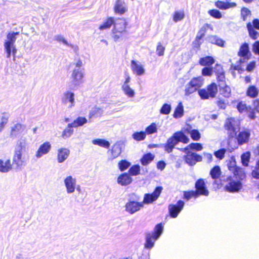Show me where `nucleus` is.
Listing matches in <instances>:
<instances>
[{"mask_svg":"<svg viewBox=\"0 0 259 259\" xmlns=\"http://www.w3.org/2000/svg\"><path fill=\"white\" fill-rule=\"evenodd\" d=\"M215 6L222 10H226L236 6L235 3H228L222 1H218L215 3Z\"/></svg>","mask_w":259,"mask_h":259,"instance_id":"nucleus-29","label":"nucleus"},{"mask_svg":"<svg viewBox=\"0 0 259 259\" xmlns=\"http://www.w3.org/2000/svg\"><path fill=\"white\" fill-rule=\"evenodd\" d=\"M173 136L175 139L177 140V143L181 142L183 143H188L189 141V139L182 132H178L175 133Z\"/></svg>","mask_w":259,"mask_h":259,"instance_id":"nucleus-31","label":"nucleus"},{"mask_svg":"<svg viewBox=\"0 0 259 259\" xmlns=\"http://www.w3.org/2000/svg\"><path fill=\"white\" fill-rule=\"evenodd\" d=\"M94 145H98L101 147L108 149L109 148L110 143L108 141L102 139H96L92 141Z\"/></svg>","mask_w":259,"mask_h":259,"instance_id":"nucleus-34","label":"nucleus"},{"mask_svg":"<svg viewBox=\"0 0 259 259\" xmlns=\"http://www.w3.org/2000/svg\"><path fill=\"white\" fill-rule=\"evenodd\" d=\"M202 149L203 146L201 144L197 143H193L188 145L185 148L181 149V150L182 151L195 150L197 151H199L202 150Z\"/></svg>","mask_w":259,"mask_h":259,"instance_id":"nucleus-32","label":"nucleus"},{"mask_svg":"<svg viewBox=\"0 0 259 259\" xmlns=\"http://www.w3.org/2000/svg\"><path fill=\"white\" fill-rule=\"evenodd\" d=\"M132 182V178L126 173L120 175L117 179V183L121 186H126Z\"/></svg>","mask_w":259,"mask_h":259,"instance_id":"nucleus-24","label":"nucleus"},{"mask_svg":"<svg viewBox=\"0 0 259 259\" xmlns=\"http://www.w3.org/2000/svg\"><path fill=\"white\" fill-rule=\"evenodd\" d=\"M128 171L132 176H137L140 174V167L139 165H133L130 168Z\"/></svg>","mask_w":259,"mask_h":259,"instance_id":"nucleus-54","label":"nucleus"},{"mask_svg":"<svg viewBox=\"0 0 259 259\" xmlns=\"http://www.w3.org/2000/svg\"><path fill=\"white\" fill-rule=\"evenodd\" d=\"M121 151V148L119 145H114L111 151L112 159L117 157L120 154Z\"/></svg>","mask_w":259,"mask_h":259,"instance_id":"nucleus-44","label":"nucleus"},{"mask_svg":"<svg viewBox=\"0 0 259 259\" xmlns=\"http://www.w3.org/2000/svg\"><path fill=\"white\" fill-rule=\"evenodd\" d=\"M209 14L213 17L217 19L222 18L221 13L217 10H212L209 11Z\"/></svg>","mask_w":259,"mask_h":259,"instance_id":"nucleus-61","label":"nucleus"},{"mask_svg":"<svg viewBox=\"0 0 259 259\" xmlns=\"http://www.w3.org/2000/svg\"><path fill=\"white\" fill-rule=\"evenodd\" d=\"M70 151L68 148L61 147L57 151V160L58 163L64 162L69 156Z\"/></svg>","mask_w":259,"mask_h":259,"instance_id":"nucleus-19","label":"nucleus"},{"mask_svg":"<svg viewBox=\"0 0 259 259\" xmlns=\"http://www.w3.org/2000/svg\"><path fill=\"white\" fill-rule=\"evenodd\" d=\"M84 73L83 70L73 69L70 75V81L69 83L70 88H74L78 87L83 82V78Z\"/></svg>","mask_w":259,"mask_h":259,"instance_id":"nucleus-5","label":"nucleus"},{"mask_svg":"<svg viewBox=\"0 0 259 259\" xmlns=\"http://www.w3.org/2000/svg\"><path fill=\"white\" fill-rule=\"evenodd\" d=\"M205 34V29L203 28H201L199 31L198 32L195 40L194 42V44L195 46L196 47H199L201 44V40L202 38L204 36Z\"/></svg>","mask_w":259,"mask_h":259,"instance_id":"nucleus-38","label":"nucleus"},{"mask_svg":"<svg viewBox=\"0 0 259 259\" xmlns=\"http://www.w3.org/2000/svg\"><path fill=\"white\" fill-rule=\"evenodd\" d=\"M208 40L211 44H215L220 47H222L224 45V40L218 37L217 36H210L208 37Z\"/></svg>","mask_w":259,"mask_h":259,"instance_id":"nucleus-43","label":"nucleus"},{"mask_svg":"<svg viewBox=\"0 0 259 259\" xmlns=\"http://www.w3.org/2000/svg\"><path fill=\"white\" fill-rule=\"evenodd\" d=\"M128 6L124 0L115 1L113 11L116 14L123 15L128 11Z\"/></svg>","mask_w":259,"mask_h":259,"instance_id":"nucleus-13","label":"nucleus"},{"mask_svg":"<svg viewBox=\"0 0 259 259\" xmlns=\"http://www.w3.org/2000/svg\"><path fill=\"white\" fill-rule=\"evenodd\" d=\"M219 85L220 87V92L225 97L228 98L231 95V88L226 85L224 81Z\"/></svg>","mask_w":259,"mask_h":259,"instance_id":"nucleus-33","label":"nucleus"},{"mask_svg":"<svg viewBox=\"0 0 259 259\" xmlns=\"http://www.w3.org/2000/svg\"><path fill=\"white\" fill-rule=\"evenodd\" d=\"M221 169L219 166L213 167L210 171V175L213 179L219 178L221 175Z\"/></svg>","mask_w":259,"mask_h":259,"instance_id":"nucleus-47","label":"nucleus"},{"mask_svg":"<svg viewBox=\"0 0 259 259\" xmlns=\"http://www.w3.org/2000/svg\"><path fill=\"white\" fill-rule=\"evenodd\" d=\"M146 136V135L144 132H135L132 135L133 139L138 141L144 140Z\"/></svg>","mask_w":259,"mask_h":259,"instance_id":"nucleus-49","label":"nucleus"},{"mask_svg":"<svg viewBox=\"0 0 259 259\" xmlns=\"http://www.w3.org/2000/svg\"><path fill=\"white\" fill-rule=\"evenodd\" d=\"M226 152L225 149H221L214 153L215 156L219 159H222L224 157L225 154Z\"/></svg>","mask_w":259,"mask_h":259,"instance_id":"nucleus-60","label":"nucleus"},{"mask_svg":"<svg viewBox=\"0 0 259 259\" xmlns=\"http://www.w3.org/2000/svg\"><path fill=\"white\" fill-rule=\"evenodd\" d=\"M102 109L96 106L93 107L90 110L89 114V117L90 118H92V117L95 116L101 115L102 114Z\"/></svg>","mask_w":259,"mask_h":259,"instance_id":"nucleus-40","label":"nucleus"},{"mask_svg":"<svg viewBox=\"0 0 259 259\" xmlns=\"http://www.w3.org/2000/svg\"><path fill=\"white\" fill-rule=\"evenodd\" d=\"M214 62V59L211 56L203 57L199 60V63L202 66H210Z\"/></svg>","mask_w":259,"mask_h":259,"instance_id":"nucleus-36","label":"nucleus"},{"mask_svg":"<svg viewBox=\"0 0 259 259\" xmlns=\"http://www.w3.org/2000/svg\"><path fill=\"white\" fill-rule=\"evenodd\" d=\"M250 157V153L249 152H246L241 155V161L242 163V164L244 166H247L248 162L249 161Z\"/></svg>","mask_w":259,"mask_h":259,"instance_id":"nucleus-50","label":"nucleus"},{"mask_svg":"<svg viewBox=\"0 0 259 259\" xmlns=\"http://www.w3.org/2000/svg\"><path fill=\"white\" fill-rule=\"evenodd\" d=\"M214 71L217 76L218 80L219 81L223 82L225 79V74L223 67L217 64L214 68Z\"/></svg>","mask_w":259,"mask_h":259,"instance_id":"nucleus-30","label":"nucleus"},{"mask_svg":"<svg viewBox=\"0 0 259 259\" xmlns=\"http://www.w3.org/2000/svg\"><path fill=\"white\" fill-rule=\"evenodd\" d=\"M177 144V140L172 136L167 140V142L165 144V151L168 153L171 152Z\"/></svg>","mask_w":259,"mask_h":259,"instance_id":"nucleus-27","label":"nucleus"},{"mask_svg":"<svg viewBox=\"0 0 259 259\" xmlns=\"http://www.w3.org/2000/svg\"><path fill=\"white\" fill-rule=\"evenodd\" d=\"M197 90L196 88H195L190 82L187 84L185 88V94L186 95H189L193 93Z\"/></svg>","mask_w":259,"mask_h":259,"instance_id":"nucleus-51","label":"nucleus"},{"mask_svg":"<svg viewBox=\"0 0 259 259\" xmlns=\"http://www.w3.org/2000/svg\"><path fill=\"white\" fill-rule=\"evenodd\" d=\"M52 148L51 144L50 142H45L41 144L35 152V156L39 159L44 155L48 154L51 151Z\"/></svg>","mask_w":259,"mask_h":259,"instance_id":"nucleus-17","label":"nucleus"},{"mask_svg":"<svg viewBox=\"0 0 259 259\" xmlns=\"http://www.w3.org/2000/svg\"><path fill=\"white\" fill-rule=\"evenodd\" d=\"M202 74L203 76H211L212 74L211 68L205 67L202 70Z\"/></svg>","mask_w":259,"mask_h":259,"instance_id":"nucleus-64","label":"nucleus"},{"mask_svg":"<svg viewBox=\"0 0 259 259\" xmlns=\"http://www.w3.org/2000/svg\"><path fill=\"white\" fill-rule=\"evenodd\" d=\"M143 207V203L135 201H129L125 205V210L131 214H133Z\"/></svg>","mask_w":259,"mask_h":259,"instance_id":"nucleus-15","label":"nucleus"},{"mask_svg":"<svg viewBox=\"0 0 259 259\" xmlns=\"http://www.w3.org/2000/svg\"><path fill=\"white\" fill-rule=\"evenodd\" d=\"M154 158V156L151 153H148L144 155L141 159V163L143 165H146L151 162Z\"/></svg>","mask_w":259,"mask_h":259,"instance_id":"nucleus-46","label":"nucleus"},{"mask_svg":"<svg viewBox=\"0 0 259 259\" xmlns=\"http://www.w3.org/2000/svg\"><path fill=\"white\" fill-rule=\"evenodd\" d=\"M12 168V166L10 159L5 160L0 159V172H8Z\"/></svg>","mask_w":259,"mask_h":259,"instance_id":"nucleus-26","label":"nucleus"},{"mask_svg":"<svg viewBox=\"0 0 259 259\" xmlns=\"http://www.w3.org/2000/svg\"><path fill=\"white\" fill-rule=\"evenodd\" d=\"M185 17L184 12L183 11H175L173 14V21L177 23L182 21Z\"/></svg>","mask_w":259,"mask_h":259,"instance_id":"nucleus-45","label":"nucleus"},{"mask_svg":"<svg viewBox=\"0 0 259 259\" xmlns=\"http://www.w3.org/2000/svg\"><path fill=\"white\" fill-rule=\"evenodd\" d=\"M203 78L202 77H197L192 78L190 82L197 90L203 84Z\"/></svg>","mask_w":259,"mask_h":259,"instance_id":"nucleus-37","label":"nucleus"},{"mask_svg":"<svg viewBox=\"0 0 259 259\" xmlns=\"http://www.w3.org/2000/svg\"><path fill=\"white\" fill-rule=\"evenodd\" d=\"M162 190V187H157L153 193L152 194H145L144 197L143 201L141 203L148 204L156 201L160 196Z\"/></svg>","mask_w":259,"mask_h":259,"instance_id":"nucleus-11","label":"nucleus"},{"mask_svg":"<svg viewBox=\"0 0 259 259\" xmlns=\"http://www.w3.org/2000/svg\"><path fill=\"white\" fill-rule=\"evenodd\" d=\"M250 136V133L249 130H244L240 132L237 136L238 144L242 145L248 142Z\"/></svg>","mask_w":259,"mask_h":259,"instance_id":"nucleus-22","label":"nucleus"},{"mask_svg":"<svg viewBox=\"0 0 259 259\" xmlns=\"http://www.w3.org/2000/svg\"><path fill=\"white\" fill-rule=\"evenodd\" d=\"M163 227L162 224L156 225L152 233H148L146 236V241L144 244L145 248L151 249L154 245V243L161 236L163 232Z\"/></svg>","mask_w":259,"mask_h":259,"instance_id":"nucleus-4","label":"nucleus"},{"mask_svg":"<svg viewBox=\"0 0 259 259\" xmlns=\"http://www.w3.org/2000/svg\"><path fill=\"white\" fill-rule=\"evenodd\" d=\"M251 14L250 11L246 8H243L241 10V16L243 20H246L247 17Z\"/></svg>","mask_w":259,"mask_h":259,"instance_id":"nucleus-63","label":"nucleus"},{"mask_svg":"<svg viewBox=\"0 0 259 259\" xmlns=\"http://www.w3.org/2000/svg\"><path fill=\"white\" fill-rule=\"evenodd\" d=\"M9 116L5 113H0V132L8 122Z\"/></svg>","mask_w":259,"mask_h":259,"instance_id":"nucleus-41","label":"nucleus"},{"mask_svg":"<svg viewBox=\"0 0 259 259\" xmlns=\"http://www.w3.org/2000/svg\"><path fill=\"white\" fill-rule=\"evenodd\" d=\"M63 182L66 193L68 194L74 193L76 189V184H77V180L75 177L71 175L67 176L64 178Z\"/></svg>","mask_w":259,"mask_h":259,"instance_id":"nucleus-8","label":"nucleus"},{"mask_svg":"<svg viewBox=\"0 0 259 259\" xmlns=\"http://www.w3.org/2000/svg\"><path fill=\"white\" fill-rule=\"evenodd\" d=\"M29 159L26 138L21 137L16 142L12 158L13 164L20 169L25 165Z\"/></svg>","mask_w":259,"mask_h":259,"instance_id":"nucleus-1","label":"nucleus"},{"mask_svg":"<svg viewBox=\"0 0 259 259\" xmlns=\"http://www.w3.org/2000/svg\"><path fill=\"white\" fill-rule=\"evenodd\" d=\"M184 115V107L181 102L179 103L175 110L173 116L175 118L182 117Z\"/></svg>","mask_w":259,"mask_h":259,"instance_id":"nucleus-35","label":"nucleus"},{"mask_svg":"<svg viewBox=\"0 0 259 259\" xmlns=\"http://www.w3.org/2000/svg\"><path fill=\"white\" fill-rule=\"evenodd\" d=\"M73 130L71 128L67 126V128L64 129L62 134V137L64 139L68 138L72 135Z\"/></svg>","mask_w":259,"mask_h":259,"instance_id":"nucleus-58","label":"nucleus"},{"mask_svg":"<svg viewBox=\"0 0 259 259\" xmlns=\"http://www.w3.org/2000/svg\"><path fill=\"white\" fill-rule=\"evenodd\" d=\"M195 187L196 188V192H197L198 196L199 195H208L209 192L205 188V183L202 179H199L196 182Z\"/></svg>","mask_w":259,"mask_h":259,"instance_id":"nucleus-23","label":"nucleus"},{"mask_svg":"<svg viewBox=\"0 0 259 259\" xmlns=\"http://www.w3.org/2000/svg\"><path fill=\"white\" fill-rule=\"evenodd\" d=\"M247 28L248 30L249 36H250V37H251L253 39H257L259 35V33L258 32H257L254 29L252 25L250 23H249L247 24Z\"/></svg>","mask_w":259,"mask_h":259,"instance_id":"nucleus-42","label":"nucleus"},{"mask_svg":"<svg viewBox=\"0 0 259 259\" xmlns=\"http://www.w3.org/2000/svg\"><path fill=\"white\" fill-rule=\"evenodd\" d=\"M74 93L68 91L64 92L61 98L62 103L67 106L68 108H71L75 105V98Z\"/></svg>","mask_w":259,"mask_h":259,"instance_id":"nucleus-12","label":"nucleus"},{"mask_svg":"<svg viewBox=\"0 0 259 259\" xmlns=\"http://www.w3.org/2000/svg\"><path fill=\"white\" fill-rule=\"evenodd\" d=\"M88 122L87 119L84 117L79 116L75 119L72 122L68 124V127L69 128L77 127L81 126L87 123Z\"/></svg>","mask_w":259,"mask_h":259,"instance_id":"nucleus-25","label":"nucleus"},{"mask_svg":"<svg viewBox=\"0 0 259 259\" xmlns=\"http://www.w3.org/2000/svg\"><path fill=\"white\" fill-rule=\"evenodd\" d=\"M218 87L215 83H211L206 89L199 90L198 94L202 99H208L215 97L218 93Z\"/></svg>","mask_w":259,"mask_h":259,"instance_id":"nucleus-6","label":"nucleus"},{"mask_svg":"<svg viewBox=\"0 0 259 259\" xmlns=\"http://www.w3.org/2000/svg\"><path fill=\"white\" fill-rule=\"evenodd\" d=\"M127 23L123 18H116L115 22L112 29L111 36L116 42L121 41L123 37L127 34Z\"/></svg>","mask_w":259,"mask_h":259,"instance_id":"nucleus-2","label":"nucleus"},{"mask_svg":"<svg viewBox=\"0 0 259 259\" xmlns=\"http://www.w3.org/2000/svg\"><path fill=\"white\" fill-rule=\"evenodd\" d=\"M192 139L198 141L200 138V134L197 130H192L188 132Z\"/></svg>","mask_w":259,"mask_h":259,"instance_id":"nucleus-59","label":"nucleus"},{"mask_svg":"<svg viewBox=\"0 0 259 259\" xmlns=\"http://www.w3.org/2000/svg\"><path fill=\"white\" fill-rule=\"evenodd\" d=\"M131 69L134 74L139 76L144 75L145 72L143 65L140 62L135 60L131 61Z\"/></svg>","mask_w":259,"mask_h":259,"instance_id":"nucleus-21","label":"nucleus"},{"mask_svg":"<svg viewBox=\"0 0 259 259\" xmlns=\"http://www.w3.org/2000/svg\"><path fill=\"white\" fill-rule=\"evenodd\" d=\"M157 132V127L155 123H152L145 129V133L148 135L155 134Z\"/></svg>","mask_w":259,"mask_h":259,"instance_id":"nucleus-48","label":"nucleus"},{"mask_svg":"<svg viewBox=\"0 0 259 259\" xmlns=\"http://www.w3.org/2000/svg\"><path fill=\"white\" fill-rule=\"evenodd\" d=\"M225 127L230 134H233L239 128L238 121L234 118H228L226 121Z\"/></svg>","mask_w":259,"mask_h":259,"instance_id":"nucleus-20","label":"nucleus"},{"mask_svg":"<svg viewBox=\"0 0 259 259\" xmlns=\"http://www.w3.org/2000/svg\"><path fill=\"white\" fill-rule=\"evenodd\" d=\"M54 39L59 42H62L63 44L66 46H69L67 41L61 35H57L54 36Z\"/></svg>","mask_w":259,"mask_h":259,"instance_id":"nucleus-62","label":"nucleus"},{"mask_svg":"<svg viewBox=\"0 0 259 259\" xmlns=\"http://www.w3.org/2000/svg\"><path fill=\"white\" fill-rule=\"evenodd\" d=\"M171 109V108L170 105L164 104L160 109V112L162 114H168L170 113Z\"/></svg>","mask_w":259,"mask_h":259,"instance_id":"nucleus-57","label":"nucleus"},{"mask_svg":"<svg viewBox=\"0 0 259 259\" xmlns=\"http://www.w3.org/2000/svg\"><path fill=\"white\" fill-rule=\"evenodd\" d=\"M229 169L232 171L235 176L238 174L239 171H241V169L236 166V162L234 160H232L228 163Z\"/></svg>","mask_w":259,"mask_h":259,"instance_id":"nucleus-39","label":"nucleus"},{"mask_svg":"<svg viewBox=\"0 0 259 259\" xmlns=\"http://www.w3.org/2000/svg\"><path fill=\"white\" fill-rule=\"evenodd\" d=\"M250 53L249 51L248 45L247 43L243 44L240 47L238 52V56L241 57L239 62L240 63L245 62L249 59Z\"/></svg>","mask_w":259,"mask_h":259,"instance_id":"nucleus-18","label":"nucleus"},{"mask_svg":"<svg viewBox=\"0 0 259 259\" xmlns=\"http://www.w3.org/2000/svg\"><path fill=\"white\" fill-rule=\"evenodd\" d=\"M27 131L26 126L24 124L17 123L10 127V136L12 138H15L18 136Z\"/></svg>","mask_w":259,"mask_h":259,"instance_id":"nucleus-14","label":"nucleus"},{"mask_svg":"<svg viewBox=\"0 0 259 259\" xmlns=\"http://www.w3.org/2000/svg\"><path fill=\"white\" fill-rule=\"evenodd\" d=\"M184 202L182 200L178 201L176 204H170L168 206V211L170 216L172 218L178 217L179 213L183 209L184 206Z\"/></svg>","mask_w":259,"mask_h":259,"instance_id":"nucleus-16","label":"nucleus"},{"mask_svg":"<svg viewBox=\"0 0 259 259\" xmlns=\"http://www.w3.org/2000/svg\"><path fill=\"white\" fill-rule=\"evenodd\" d=\"M19 34L18 32H10L6 36L4 41V49L7 53V57L10 58L11 54L15 56L17 50L14 44L17 39V36Z\"/></svg>","mask_w":259,"mask_h":259,"instance_id":"nucleus-3","label":"nucleus"},{"mask_svg":"<svg viewBox=\"0 0 259 259\" xmlns=\"http://www.w3.org/2000/svg\"><path fill=\"white\" fill-rule=\"evenodd\" d=\"M131 77L128 74L125 76V80L121 86V90L123 94L128 98H134L135 96L136 92L135 90L131 88L130 85Z\"/></svg>","mask_w":259,"mask_h":259,"instance_id":"nucleus-10","label":"nucleus"},{"mask_svg":"<svg viewBox=\"0 0 259 259\" xmlns=\"http://www.w3.org/2000/svg\"><path fill=\"white\" fill-rule=\"evenodd\" d=\"M197 197L198 194L197 192L194 191H188V192H184V198L187 200L190 199L192 197Z\"/></svg>","mask_w":259,"mask_h":259,"instance_id":"nucleus-56","label":"nucleus"},{"mask_svg":"<svg viewBox=\"0 0 259 259\" xmlns=\"http://www.w3.org/2000/svg\"><path fill=\"white\" fill-rule=\"evenodd\" d=\"M131 165V163L126 160H122L119 162L118 166L121 171H123L127 169Z\"/></svg>","mask_w":259,"mask_h":259,"instance_id":"nucleus-55","label":"nucleus"},{"mask_svg":"<svg viewBox=\"0 0 259 259\" xmlns=\"http://www.w3.org/2000/svg\"><path fill=\"white\" fill-rule=\"evenodd\" d=\"M237 109L240 112H248L250 108H248L246 104L243 102H240L237 105Z\"/></svg>","mask_w":259,"mask_h":259,"instance_id":"nucleus-52","label":"nucleus"},{"mask_svg":"<svg viewBox=\"0 0 259 259\" xmlns=\"http://www.w3.org/2000/svg\"><path fill=\"white\" fill-rule=\"evenodd\" d=\"M115 19L113 17H110L108 18L99 27L100 30H103L106 29H108L113 25H114L115 22Z\"/></svg>","mask_w":259,"mask_h":259,"instance_id":"nucleus-28","label":"nucleus"},{"mask_svg":"<svg viewBox=\"0 0 259 259\" xmlns=\"http://www.w3.org/2000/svg\"><path fill=\"white\" fill-rule=\"evenodd\" d=\"M223 181L227 183L225 185V189L230 192H236L242 189V185L240 181L233 180L231 176H227Z\"/></svg>","mask_w":259,"mask_h":259,"instance_id":"nucleus-7","label":"nucleus"},{"mask_svg":"<svg viewBox=\"0 0 259 259\" xmlns=\"http://www.w3.org/2000/svg\"><path fill=\"white\" fill-rule=\"evenodd\" d=\"M258 91L257 89L254 86L250 87L247 91V95L252 98L255 97L257 96Z\"/></svg>","mask_w":259,"mask_h":259,"instance_id":"nucleus-53","label":"nucleus"},{"mask_svg":"<svg viewBox=\"0 0 259 259\" xmlns=\"http://www.w3.org/2000/svg\"><path fill=\"white\" fill-rule=\"evenodd\" d=\"M182 151L186 153L184 159L185 162L189 165H194L197 162H200L202 160V157L195 152L189 150Z\"/></svg>","mask_w":259,"mask_h":259,"instance_id":"nucleus-9","label":"nucleus"}]
</instances>
